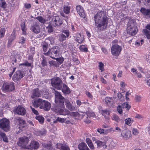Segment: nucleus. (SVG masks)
<instances>
[{
	"instance_id": "f257e3e1",
	"label": "nucleus",
	"mask_w": 150,
	"mask_h": 150,
	"mask_svg": "<svg viewBox=\"0 0 150 150\" xmlns=\"http://www.w3.org/2000/svg\"><path fill=\"white\" fill-rule=\"evenodd\" d=\"M95 27L98 30H103L107 27L108 18L103 11L98 12L94 16Z\"/></svg>"
},
{
	"instance_id": "f03ea898",
	"label": "nucleus",
	"mask_w": 150,
	"mask_h": 150,
	"mask_svg": "<svg viewBox=\"0 0 150 150\" xmlns=\"http://www.w3.org/2000/svg\"><path fill=\"white\" fill-rule=\"evenodd\" d=\"M55 109L60 113V110L65 109L64 103L65 98L62 96L60 93L57 91H55Z\"/></svg>"
},
{
	"instance_id": "7ed1b4c3",
	"label": "nucleus",
	"mask_w": 150,
	"mask_h": 150,
	"mask_svg": "<svg viewBox=\"0 0 150 150\" xmlns=\"http://www.w3.org/2000/svg\"><path fill=\"white\" fill-rule=\"evenodd\" d=\"M60 112L59 113L60 114L63 115H69L74 117H75V119H82L85 116L83 115H81L76 112H70L65 108L64 109L60 110Z\"/></svg>"
},
{
	"instance_id": "20e7f679",
	"label": "nucleus",
	"mask_w": 150,
	"mask_h": 150,
	"mask_svg": "<svg viewBox=\"0 0 150 150\" xmlns=\"http://www.w3.org/2000/svg\"><path fill=\"white\" fill-rule=\"evenodd\" d=\"M60 51L59 47L55 46L49 49L48 52L44 53V54L50 56L53 59H55V57L57 56L59 54Z\"/></svg>"
},
{
	"instance_id": "39448f33",
	"label": "nucleus",
	"mask_w": 150,
	"mask_h": 150,
	"mask_svg": "<svg viewBox=\"0 0 150 150\" xmlns=\"http://www.w3.org/2000/svg\"><path fill=\"white\" fill-rule=\"evenodd\" d=\"M52 86L58 90H60L62 88V86L63 84L61 79L57 77L54 78L51 80Z\"/></svg>"
},
{
	"instance_id": "423d86ee",
	"label": "nucleus",
	"mask_w": 150,
	"mask_h": 150,
	"mask_svg": "<svg viewBox=\"0 0 150 150\" xmlns=\"http://www.w3.org/2000/svg\"><path fill=\"white\" fill-rule=\"evenodd\" d=\"M10 121L7 119L4 118L0 120V128L5 132L9 130L10 127Z\"/></svg>"
},
{
	"instance_id": "0eeeda50",
	"label": "nucleus",
	"mask_w": 150,
	"mask_h": 150,
	"mask_svg": "<svg viewBox=\"0 0 150 150\" xmlns=\"http://www.w3.org/2000/svg\"><path fill=\"white\" fill-rule=\"evenodd\" d=\"M14 89V83L13 82H4L3 85L2 90L5 92H10Z\"/></svg>"
},
{
	"instance_id": "6e6552de",
	"label": "nucleus",
	"mask_w": 150,
	"mask_h": 150,
	"mask_svg": "<svg viewBox=\"0 0 150 150\" xmlns=\"http://www.w3.org/2000/svg\"><path fill=\"white\" fill-rule=\"evenodd\" d=\"M29 141V138L26 137H23L20 138L17 142L18 145L24 148H27V145Z\"/></svg>"
},
{
	"instance_id": "1a4fd4ad",
	"label": "nucleus",
	"mask_w": 150,
	"mask_h": 150,
	"mask_svg": "<svg viewBox=\"0 0 150 150\" xmlns=\"http://www.w3.org/2000/svg\"><path fill=\"white\" fill-rule=\"evenodd\" d=\"M122 49L121 46L118 45H113L111 47V54L114 56H118L120 53Z\"/></svg>"
},
{
	"instance_id": "9d476101",
	"label": "nucleus",
	"mask_w": 150,
	"mask_h": 150,
	"mask_svg": "<svg viewBox=\"0 0 150 150\" xmlns=\"http://www.w3.org/2000/svg\"><path fill=\"white\" fill-rule=\"evenodd\" d=\"M51 23L54 27L60 26L63 23L62 19L59 16H53L51 20Z\"/></svg>"
},
{
	"instance_id": "9b49d317",
	"label": "nucleus",
	"mask_w": 150,
	"mask_h": 150,
	"mask_svg": "<svg viewBox=\"0 0 150 150\" xmlns=\"http://www.w3.org/2000/svg\"><path fill=\"white\" fill-rule=\"evenodd\" d=\"M24 72L20 70L16 71L13 76L12 79L15 82H16L22 78L24 75Z\"/></svg>"
},
{
	"instance_id": "f8f14e48",
	"label": "nucleus",
	"mask_w": 150,
	"mask_h": 150,
	"mask_svg": "<svg viewBox=\"0 0 150 150\" xmlns=\"http://www.w3.org/2000/svg\"><path fill=\"white\" fill-rule=\"evenodd\" d=\"M93 141L96 144L98 148H102L103 149L106 148L108 144L107 142H105L104 141H101L97 139H96L95 138H93Z\"/></svg>"
},
{
	"instance_id": "ddd939ff",
	"label": "nucleus",
	"mask_w": 150,
	"mask_h": 150,
	"mask_svg": "<svg viewBox=\"0 0 150 150\" xmlns=\"http://www.w3.org/2000/svg\"><path fill=\"white\" fill-rule=\"evenodd\" d=\"M13 112L17 114L21 115H24L26 113L25 109L20 105H18L16 108L13 110Z\"/></svg>"
},
{
	"instance_id": "4468645a",
	"label": "nucleus",
	"mask_w": 150,
	"mask_h": 150,
	"mask_svg": "<svg viewBox=\"0 0 150 150\" xmlns=\"http://www.w3.org/2000/svg\"><path fill=\"white\" fill-rule=\"evenodd\" d=\"M63 33L59 34V40L61 42H63L66 40L67 37H69V30H65L62 31Z\"/></svg>"
},
{
	"instance_id": "2eb2a0df",
	"label": "nucleus",
	"mask_w": 150,
	"mask_h": 150,
	"mask_svg": "<svg viewBox=\"0 0 150 150\" xmlns=\"http://www.w3.org/2000/svg\"><path fill=\"white\" fill-rule=\"evenodd\" d=\"M14 121L15 122H18L19 123L20 126L22 128L24 127L26 125L25 121L19 117H15Z\"/></svg>"
},
{
	"instance_id": "dca6fc26",
	"label": "nucleus",
	"mask_w": 150,
	"mask_h": 150,
	"mask_svg": "<svg viewBox=\"0 0 150 150\" xmlns=\"http://www.w3.org/2000/svg\"><path fill=\"white\" fill-rule=\"evenodd\" d=\"M31 30L34 33L38 34L41 30L40 25L37 23L33 24L30 28Z\"/></svg>"
},
{
	"instance_id": "f3484780",
	"label": "nucleus",
	"mask_w": 150,
	"mask_h": 150,
	"mask_svg": "<svg viewBox=\"0 0 150 150\" xmlns=\"http://www.w3.org/2000/svg\"><path fill=\"white\" fill-rule=\"evenodd\" d=\"M39 146L38 142L33 140L31 142L30 144L27 146V148L30 149H38Z\"/></svg>"
},
{
	"instance_id": "a211bd4d",
	"label": "nucleus",
	"mask_w": 150,
	"mask_h": 150,
	"mask_svg": "<svg viewBox=\"0 0 150 150\" xmlns=\"http://www.w3.org/2000/svg\"><path fill=\"white\" fill-rule=\"evenodd\" d=\"M44 100H42L40 98H38L37 99H35L32 101V103L34 106L35 108H38L40 107L42 105Z\"/></svg>"
},
{
	"instance_id": "6ab92c4d",
	"label": "nucleus",
	"mask_w": 150,
	"mask_h": 150,
	"mask_svg": "<svg viewBox=\"0 0 150 150\" xmlns=\"http://www.w3.org/2000/svg\"><path fill=\"white\" fill-rule=\"evenodd\" d=\"M121 135L124 139H127L131 137V132L129 130L124 129L122 131Z\"/></svg>"
},
{
	"instance_id": "aec40b11",
	"label": "nucleus",
	"mask_w": 150,
	"mask_h": 150,
	"mask_svg": "<svg viewBox=\"0 0 150 150\" xmlns=\"http://www.w3.org/2000/svg\"><path fill=\"white\" fill-rule=\"evenodd\" d=\"M137 27L127 28V33L128 34L132 36L136 34L137 32Z\"/></svg>"
},
{
	"instance_id": "412c9836",
	"label": "nucleus",
	"mask_w": 150,
	"mask_h": 150,
	"mask_svg": "<svg viewBox=\"0 0 150 150\" xmlns=\"http://www.w3.org/2000/svg\"><path fill=\"white\" fill-rule=\"evenodd\" d=\"M77 12L81 17L84 18L85 15L83 7L80 5H78L76 7Z\"/></svg>"
},
{
	"instance_id": "4be33fe9",
	"label": "nucleus",
	"mask_w": 150,
	"mask_h": 150,
	"mask_svg": "<svg viewBox=\"0 0 150 150\" xmlns=\"http://www.w3.org/2000/svg\"><path fill=\"white\" fill-rule=\"evenodd\" d=\"M41 95V93L38 88H37L33 90L31 97L33 99L40 96Z\"/></svg>"
},
{
	"instance_id": "5701e85b",
	"label": "nucleus",
	"mask_w": 150,
	"mask_h": 150,
	"mask_svg": "<svg viewBox=\"0 0 150 150\" xmlns=\"http://www.w3.org/2000/svg\"><path fill=\"white\" fill-rule=\"evenodd\" d=\"M64 102L66 107L69 110L71 111H73L75 110V107L71 105L69 99L65 98Z\"/></svg>"
},
{
	"instance_id": "b1692460",
	"label": "nucleus",
	"mask_w": 150,
	"mask_h": 150,
	"mask_svg": "<svg viewBox=\"0 0 150 150\" xmlns=\"http://www.w3.org/2000/svg\"><path fill=\"white\" fill-rule=\"evenodd\" d=\"M50 103L48 101L44 100L42 105L40 107V108L43 109L45 111H48L50 110Z\"/></svg>"
},
{
	"instance_id": "393cba45",
	"label": "nucleus",
	"mask_w": 150,
	"mask_h": 150,
	"mask_svg": "<svg viewBox=\"0 0 150 150\" xmlns=\"http://www.w3.org/2000/svg\"><path fill=\"white\" fill-rule=\"evenodd\" d=\"M56 146L57 148L60 150H70L69 146L66 144L58 143L56 145Z\"/></svg>"
},
{
	"instance_id": "a878e982",
	"label": "nucleus",
	"mask_w": 150,
	"mask_h": 150,
	"mask_svg": "<svg viewBox=\"0 0 150 150\" xmlns=\"http://www.w3.org/2000/svg\"><path fill=\"white\" fill-rule=\"evenodd\" d=\"M137 23L134 19L130 18L128 22L127 28L137 27Z\"/></svg>"
},
{
	"instance_id": "bb28decb",
	"label": "nucleus",
	"mask_w": 150,
	"mask_h": 150,
	"mask_svg": "<svg viewBox=\"0 0 150 150\" xmlns=\"http://www.w3.org/2000/svg\"><path fill=\"white\" fill-rule=\"evenodd\" d=\"M140 11L143 15L148 16L150 17V9H146L144 7H141Z\"/></svg>"
},
{
	"instance_id": "cd10ccee",
	"label": "nucleus",
	"mask_w": 150,
	"mask_h": 150,
	"mask_svg": "<svg viewBox=\"0 0 150 150\" xmlns=\"http://www.w3.org/2000/svg\"><path fill=\"white\" fill-rule=\"evenodd\" d=\"M78 148L79 150H90L86 144L83 142L80 143L78 145Z\"/></svg>"
},
{
	"instance_id": "c85d7f7f",
	"label": "nucleus",
	"mask_w": 150,
	"mask_h": 150,
	"mask_svg": "<svg viewBox=\"0 0 150 150\" xmlns=\"http://www.w3.org/2000/svg\"><path fill=\"white\" fill-rule=\"evenodd\" d=\"M62 91L65 94H68L70 93L69 88L64 83L62 86V88L61 89Z\"/></svg>"
},
{
	"instance_id": "c756f323",
	"label": "nucleus",
	"mask_w": 150,
	"mask_h": 150,
	"mask_svg": "<svg viewBox=\"0 0 150 150\" xmlns=\"http://www.w3.org/2000/svg\"><path fill=\"white\" fill-rule=\"evenodd\" d=\"M105 100L108 106L111 105L113 103L112 99L111 98L107 97L105 98Z\"/></svg>"
},
{
	"instance_id": "7c9ffc66",
	"label": "nucleus",
	"mask_w": 150,
	"mask_h": 150,
	"mask_svg": "<svg viewBox=\"0 0 150 150\" xmlns=\"http://www.w3.org/2000/svg\"><path fill=\"white\" fill-rule=\"evenodd\" d=\"M0 136L3 138V140L4 142H8V139L6 134L2 132L1 130H0Z\"/></svg>"
},
{
	"instance_id": "2f4dec72",
	"label": "nucleus",
	"mask_w": 150,
	"mask_h": 150,
	"mask_svg": "<svg viewBox=\"0 0 150 150\" xmlns=\"http://www.w3.org/2000/svg\"><path fill=\"white\" fill-rule=\"evenodd\" d=\"M35 118L39 122L40 124H43L44 122V117L42 115L36 116Z\"/></svg>"
},
{
	"instance_id": "473e14b6",
	"label": "nucleus",
	"mask_w": 150,
	"mask_h": 150,
	"mask_svg": "<svg viewBox=\"0 0 150 150\" xmlns=\"http://www.w3.org/2000/svg\"><path fill=\"white\" fill-rule=\"evenodd\" d=\"M84 40V38L82 36L79 34L77 37L76 40L79 43H81Z\"/></svg>"
},
{
	"instance_id": "72a5a7b5",
	"label": "nucleus",
	"mask_w": 150,
	"mask_h": 150,
	"mask_svg": "<svg viewBox=\"0 0 150 150\" xmlns=\"http://www.w3.org/2000/svg\"><path fill=\"white\" fill-rule=\"evenodd\" d=\"M42 47L43 51L44 52H45L47 51L49 47L48 45L46 42H44L42 43Z\"/></svg>"
},
{
	"instance_id": "f704fd0d",
	"label": "nucleus",
	"mask_w": 150,
	"mask_h": 150,
	"mask_svg": "<svg viewBox=\"0 0 150 150\" xmlns=\"http://www.w3.org/2000/svg\"><path fill=\"white\" fill-rule=\"evenodd\" d=\"M122 106L123 108H125L128 110L131 108V106L127 102L124 103H123Z\"/></svg>"
},
{
	"instance_id": "c9c22d12",
	"label": "nucleus",
	"mask_w": 150,
	"mask_h": 150,
	"mask_svg": "<svg viewBox=\"0 0 150 150\" xmlns=\"http://www.w3.org/2000/svg\"><path fill=\"white\" fill-rule=\"evenodd\" d=\"M112 119L117 122H118L120 121L119 117L116 114H114L113 115Z\"/></svg>"
},
{
	"instance_id": "e433bc0d",
	"label": "nucleus",
	"mask_w": 150,
	"mask_h": 150,
	"mask_svg": "<svg viewBox=\"0 0 150 150\" xmlns=\"http://www.w3.org/2000/svg\"><path fill=\"white\" fill-rule=\"evenodd\" d=\"M117 96L119 100L122 101H123L124 100V97L123 96L121 93H118L117 94Z\"/></svg>"
},
{
	"instance_id": "4c0bfd02",
	"label": "nucleus",
	"mask_w": 150,
	"mask_h": 150,
	"mask_svg": "<svg viewBox=\"0 0 150 150\" xmlns=\"http://www.w3.org/2000/svg\"><path fill=\"white\" fill-rule=\"evenodd\" d=\"M21 29L23 31V34L25 35L26 34V29L25 28V23L23 22L21 25Z\"/></svg>"
},
{
	"instance_id": "58836bf2",
	"label": "nucleus",
	"mask_w": 150,
	"mask_h": 150,
	"mask_svg": "<svg viewBox=\"0 0 150 150\" xmlns=\"http://www.w3.org/2000/svg\"><path fill=\"white\" fill-rule=\"evenodd\" d=\"M65 120L66 119L58 117L56 121H53V122L54 123H55L57 122V121H58L62 123H63L65 122Z\"/></svg>"
},
{
	"instance_id": "ea45409f",
	"label": "nucleus",
	"mask_w": 150,
	"mask_h": 150,
	"mask_svg": "<svg viewBox=\"0 0 150 150\" xmlns=\"http://www.w3.org/2000/svg\"><path fill=\"white\" fill-rule=\"evenodd\" d=\"M5 29L4 28H0V38L3 37L5 32Z\"/></svg>"
},
{
	"instance_id": "a19ab883",
	"label": "nucleus",
	"mask_w": 150,
	"mask_h": 150,
	"mask_svg": "<svg viewBox=\"0 0 150 150\" xmlns=\"http://www.w3.org/2000/svg\"><path fill=\"white\" fill-rule=\"evenodd\" d=\"M42 67H44L47 65V62L46 59L44 56H42Z\"/></svg>"
},
{
	"instance_id": "79ce46f5",
	"label": "nucleus",
	"mask_w": 150,
	"mask_h": 150,
	"mask_svg": "<svg viewBox=\"0 0 150 150\" xmlns=\"http://www.w3.org/2000/svg\"><path fill=\"white\" fill-rule=\"evenodd\" d=\"M102 114L103 115H104L105 114L109 115L110 113V111L108 110L105 109L101 110Z\"/></svg>"
},
{
	"instance_id": "37998d69",
	"label": "nucleus",
	"mask_w": 150,
	"mask_h": 150,
	"mask_svg": "<svg viewBox=\"0 0 150 150\" xmlns=\"http://www.w3.org/2000/svg\"><path fill=\"white\" fill-rule=\"evenodd\" d=\"M85 116L83 118V120L84 122L86 123L89 124L91 122L90 120L89 119V117H88L85 115H83Z\"/></svg>"
},
{
	"instance_id": "c03bdc74",
	"label": "nucleus",
	"mask_w": 150,
	"mask_h": 150,
	"mask_svg": "<svg viewBox=\"0 0 150 150\" xmlns=\"http://www.w3.org/2000/svg\"><path fill=\"white\" fill-rule=\"evenodd\" d=\"M79 49L81 51L86 52L88 51L87 48L84 45H81L79 47Z\"/></svg>"
},
{
	"instance_id": "a18cd8bd",
	"label": "nucleus",
	"mask_w": 150,
	"mask_h": 150,
	"mask_svg": "<svg viewBox=\"0 0 150 150\" xmlns=\"http://www.w3.org/2000/svg\"><path fill=\"white\" fill-rule=\"evenodd\" d=\"M15 36L14 34H12L11 36V37L9 39L8 44L10 45L11 44L12 41L15 39Z\"/></svg>"
},
{
	"instance_id": "49530a36",
	"label": "nucleus",
	"mask_w": 150,
	"mask_h": 150,
	"mask_svg": "<svg viewBox=\"0 0 150 150\" xmlns=\"http://www.w3.org/2000/svg\"><path fill=\"white\" fill-rule=\"evenodd\" d=\"M99 69L101 70V72H102L104 71V64L102 62H99Z\"/></svg>"
},
{
	"instance_id": "de8ad7c7",
	"label": "nucleus",
	"mask_w": 150,
	"mask_h": 150,
	"mask_svg": "<svg viewBox=\"0 0 150 150\" xmlns=\"http://www.w3.org/2000/svg\"><path fill=\"white\" fill-rule=\"evenodd\" d=\"M46 29L49 33L52 32L53 31V28L51 25H49L46 27Z\"/></svg>"
},
{
	"instance_id": "09e8293b",
	"label": "nucleus",
	"mask_w": 150,
	"mask_h": 150,
	"mask_svg": "<svg viewBox=\"0 0 150 150\" xmlns=\"http://www.w3.org/2000/svg\"><path fill=\"white\" fill-rule=\"evenodd\" d=\"M144 31L145 33L146 36L148 39H150V33L146 29H144Z\"/></svg>"
},
{
	"instance_id": "8fccbe9b",
	"label": "nucleus",
	"mask_w": 150,
	"mask_h": 150,
	"mask_svg": "<svg viewBox=\"0 0 150 150\" xmlns=\"http://www.w3.org/2000/svg\"><path fill=\"white\" fill-rule=\"evenodd\" d=\"M20 65H24L26 67H32L31 63H29L28 61H26L24 63L20 64Z\"/></svg>"
},
{
	"instance_id": "3c124183",
	"label": "nucleus",
	"mask_w": 150,
	"mask_h": 150,
	"mask_svg": "<svg viewBox=\"0 0 150 150\" xmlns=\"http://www.w3.org/2000/svg\"><path fill=\"white\" fill-rule=\"evenodd\" d=\"M47 40L50 41V43L51 44H53L54 42V38L51 37H49L45 39V40L47 41Z\"/></svg>"
},
{
	"instance_id": "603ef678",
	"label": "nucleus",
	"mask_w": 150,
	"mask_h": 150,
	"mask_svg": "<svg viewBox=\"0 0 150 150\" xmlns=\"http://www.w3.org/2000/svg\"><path fill=\"white\" fill-rule=\"evenodd\" d=\"M70 7L69 6H65L64 8V12L66 14H67L69 13L70 12Z\"/></svg>"
},
{
	"instance_id": "864d4df0",
	"label": "nucleus",
	"mask_w": 150,
	"mask_h": 150,
	"mask_svg": "<svg viewBox=\"0 0 150 150\" xmlns=\"http://www.w3.org/2000/svg\"><path fill=\"white\" fill-rule=\"evenodd\" d=\"M1 6L3 8H5L6 6V4L5 1L1 0L0 3Z\"/></svg>"
},
{
	"instance_id": "5fc2aeb1",
	"label": "nucleus",
	"mask_w": 150,
	"mask_h": 150,
	"mask_svg": "<svg viewBox=\"0 0 150 150\" xmlns=\"http://www.w3.org/2000/svg\"><path fill=\"white\" fill-rule=\"evenodd\" d=\"M86 115L89 118L91 117H93L95 115V113L93 112H88L86 113Z\"/></svg>"
},
{
	"instance_id": "6e6d98bb",
	"label": "nucleus",
	"mask_w": 150,
	"mask_h": 150,
	"mask_svg": "<svg viewBox=\"0 0 150 150\" xmlns=\"http://www.w3.org/2000/svg\"><path fill=\"white\" fill-rule=\"evenodd\" d=\"M46 131L45 130H43L42 131H38V135H44L46 134Z\"/></svg>"
},
{
	"instance_id": "4d7b16f0",
	"label": "nucleus",
	"mask_w": 150,
	"mask_h": 150,
	"mask_svg": "<svg viewBox=\"0 0 150 150\" xmlns=\"http://www.w3.org/2000/svg\"><path fill=\"white\" fill-rule=\"evenodd\" d=\"M117 111L118 113L121 114L122 113V106L120 105H119L117 107Z\"/></svg>"
},
{
	"instance_id": "13d9d810",
	"label": "nucleus",
	"mask_w": 150,
	"mask_h": 150,
	"mask_svg": "<svg viewBox=\"0 0 150 150\" xmlns=\"http://www.w3.org/2000/svg\"><path fill=\"white\" fill-rule=\"evenodd\" d=\"M46 36V35L44 33H40V35H37V37L38 38H44L45 36Z\"/></svg>"
},
{
	"instance_id": "bf43d9fd",
	"label": "nucleus",
	"mask_w": 150,
	"mask_h": 150,
	"mask_svg": "<svg viewBox=\"0 0 150 150\" xmlns=\"http://www.w3.org/2000/svg\"><path fill=\"white\" fill-rule=\"evenodd\" d=\"M56 59L60 64L62 63L64 61L63 58L61 57L55 58V59Z\"/></svg>"
},
{
	"instance_id": "052dcab7",
	"label": "nucleus",
	"mask_w": 150,
	"mask_h": 150,
	"mask_svg": "<svg viewBox=\"0 0 150 150\" xmlns=\"http://www.w3.org/2000/svg\"><path fill=\"white\" fill-rule=\"evenodd\" d=\"M109 141L110 142V144H109V146L110 147H114L115 146L116 144L112 139H110Z\"/></svg>"
},
{
	"instance_id": "680f3d73",
	"label": "nucleus",
	"mask_w": 150,
	"mask_h": 150,
	"mask_svg": "<svg viewBox=\"0 0 150 150\" xmlns=\"http://www.w3.org/2000/svg\"><path fill=\"white\" fill-rule=\"evenodd\" d=\"M135 100L136 101V102H139L140 101L141 97L140 96L137 95L135 96Z\"/></svg>"
},
{
	"instance_id": "e2e57ef3",
	"label": "nucleus",
	"mask_w": 150,
	"mask_h": 150,
	"mask_svg": "<svg viewBox=\"0 0 150 150\" xmlns=\"http://www.w3.org/2000/svg\"><path fill=\"white\" fill-rule=\"evenodd\" d=\"M131 121V119L130 118L126 119L125 120V124L127 125H129Z\"/></svg>"
},
{
	"instance_id": "0e129e2a",
	"label": "nucleus",
	"mask_w": 150,
	"mask_h": 150,
	"mask_svg": "<svg viewBox=\"0 0 150 150\" xmlns=\"http://www.w3.org/2000/svg\"><path fill=\"white\" fill-rule=\"evenodd\" d=\"M132 39L131 38V37H128L126 38L125 41L127 42L130 43L132 42Z\"/></svg>"
},
{
	"instance_id": "69168bd1",
	"label": "nucleus",
	"mask_w": 150,
	"mask_h": 150,
	"mask_svg": "<svg viewBox=\"0 0 150 150\" xmlns=\"http://www.w3.org/2000/svg\"><path fill=\"white\" fill-rule=\"evenodd\" d=\"M46 148L48 149L49 150H51L52 149V145L50 143H49L46 144L45 146Z\"/></svg>"
},
{
	"instance_id": "338daca9",
	"label": "nucleus",
	"mask_w": 150,
	"mask_h": 150,
	"mask_svg": "<svg viewBox=\"0 0 150 150\" xmlns=\"http://www.w3.org/2000/svg\"><path fill=\"white\" fill-rule=\"evenodd\" d=\"M39 21L42 23H45L46 22L45 20L42 17H38Z\"/></svg>"
},
{
	"instance_id": "774afa93",
	"label": "nucleus",
	"mask_w": 150,
	"mask_h": 150,
	"mask_svg": "<svg viewBox=\"0 0 150 150\" xmlns=\"http://www.w3.org/2000/svg\"><path fill=\"white\" fill-rule=\"evenodd\" d=\"M31 108L32 110V112L35 114L37 115L38 114V111L35 110L34 108L30 107Z\"/></svg>"
}]
</instances>
